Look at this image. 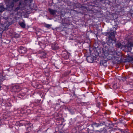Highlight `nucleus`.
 Segmentation results:
<instances>
[{"label": "nucleus", "instance_id": "f257e3e1", "mask_svg": "<svg viewBox=\"0 0 133 133\" xmlns=\"http://www.w3.org/2000/svg\"><path fill=\"white\" fill-rule=\"evenodd\" d=\"M109 53L110 56H109V58L112 59L115 58L117 60V61L119 62L122 61L121 54L120 53H117L114 50H109Z\"/></svg>", "mask_w": 133, "mask_h": 133}, {"label": "nucleus", "instance_id": "f03ea898", "mask_svg": "<svg viewBox=\"0 0 133 133\" xmlns=\"http://www.w3.org/2000/svg\"><path fill=\"white\" fill-rule=\"evenodd\" d=\"M115 46L117 48L121 49L124 48L127 49L128 51H129L131 50L132 47H133V43L128 42L126 45H124L118 42L116 44Z\"/></svg>", "mask_w": 133, "mask_h": 133}, {"label": "nucleus", "instance_id": "7ed1b4c3", "mask_svg": "<svg viewBox=\"0 0 133 133\" xmlns=\"http://www.w3.org/2000/svg\"><path fill=\"white\" fill-rule=\"evenodd\" d=\"M21 90V88L18 85H16L13 86L12 88V92H17Z\"/></svg>", "mask_w": 133, "mask_h": 133}, {"label": "nucleus", "instance_id": "20e7f679", "mask_svg": "<svg viewBox=\"0 0 133 133\" xmlns=\"http://www.w3.org/2000/svg\"><path fill=\"white\" fill-rule=\"evenodd\" d=\"M18 52L20 54H24L27 51L26 48L22 46H20L18 50Z\"/></svg>", "mask_w": 133, "mask_h": 133}, {"label": "nucleus", "instance_id": "39448f33", "mask_svg": "<svg viewBox=\"0 0 133 133\" xmlns=\"http://www.w3.org/2000/svg\"><path fill=\"white\" fill-rule=\"evenodd\" d=\"M116 32L115 31H113L111 32H108L106 33V35L109 37L114 38H115V34Z\"/></svg>", "mask_w": 133, "mask_h": 133}, {"label": "nucleus", "instance_id": "423d86ee", "mask_svg": "<svg viewBox=\"0 0 133 133\" xmlns=\"http://www.w3.org/2000/svg\"><path fill=\"white\" fill-rule=\"evenodd\" d=\"M116 39L115 38H113L108 37V40L107 43L110 44L115 43L116 42Z\"/></svg>", "mask_w": 133, "mask_h": 133}, {"label": "nucleus", "instance_id": "0eeeda50", "mask_svg": "<svg viewBox=\"0 0 133 133\" xmlns=\"http://www.w3.org/2000/svg\"><path fill=\"white\" fill-rule=\"evenodd\" d=\"M38 54L39 55L41 58L42 59L46 57V53L44 51H40L39 52Z\"/></svg>", "mask_w": 133, "mask_h": 133}, {"label": "nucleus", "instance_id": "6e6552de", "mask_svg": "<svg viewBox=\"0 0 133 133\" xmlns=\"http://www.w3.org/2000/svg\"><path fill=\"white\" fill-rule=\"evenodd\" d=\"M87 60L88 62L90 63H92L94 60L90 56L88 57H87Z\"/></svg>", "mask_w": 133, "mask_h": 133}, {"label": "nucleus", "instance_id": "1a4fd4ad", "mask_svg": "<svg viewBox=\"0 0 133 133\" xmlns=\"http://www.w3.org/2000/svg\"><path fill=\"white\" fill-rule=\"evenodd\" d=\"M5 10V8L3 5L2 4L0 5V15Z\"/></svg>", "mask_w": 133, "mask_h": 133}, {"label": "nucleus", "instance_id": "9d476101", "mask_svg": "<svg viewBox=\"0 0 133 133\" xmlns=\"http://www.w3.org/2000/svg\"><path fill=\"white\" fill-rule=\"evenodd\" d=\"M59 46L57 44H52V48L53 49L56 50L58 49Z\"/></svg>", "mask_w": 133, "mask_h": 133}, {"label": "nucleus", "instance_id": "9b49d317", "mask_svg": "<svg viewBox=\"0 0 133 133\" xmlns=\"http://www.w3.org/2000/svg\"><path fill=\"white\" fill-rule=\"evenodd\" d=\"M50 13L51 14L54 15L56 14L57 11L55 10L49 9L48 10Z\"/></svg>", "mask_w": 133, "mask_h": 133}, {"label": "nucleus", "instance_id": "f8f14e48", "mask_svg": "<svg viewBox=\"0 0 133 133\" xmlns=\"http://www.w3.org/2000/svg\"><path fill=\"white\" fill-rule=\"evenodd\" d=\"M101 124L97 123H94L92 124V126L93 127L94 129L96 127H98Z\"/></svg>", "mask_w": 133, "mask_h": 133}, {"label": "nucleus", "instance_id": "ddd939ff", "mask_svg": "<svg viewBox=\"0 0 133 133\" xmlns=\"http://www.w3.org/2000/svg\"><path fill=\"white\" fill-rule=\"evenodd\" d=\"M103 53L105 56L106 57H109V56H110L109 53V51H104Z\"/></svg>", "mask_w": 133, "mask_h": 133}, {"label": "nucleus", "instance_id": "4468645a", "mask_svg": "<svg viewBox=\"0 0 133 133\" xmlns=\"http://www.w3.org/2000/svg\"><path fill=\"white\" fill-rule=\"evenodd\" d=\"M19 25L23 28H25L26 25L24 22H22L19 23Z\"/></svg>", "mask_w": 133, "mask_h": 133}, {"label": "nucleus", "instance_id": "2eb2a0df", "mask_svg": "<svg viewBox=\"0 0 133 133\" xmlns=\"http://www.w3.org/2000/svg\"><path fill=\"white\" fill-rule=\"evenodd\" d=\"M25 95V94L24 93H22L19 94L18 95V97L21 98H22Z\"/></svg>", "mask_w": 133, "mask_h": 133}, {"label": "nucleus", "instance_id": "dca6fc26", "mask_svg": "<svg viewBox=\"0 0 133 133\" xmlns=\"http://www.w3.org/2000/svg\"><path fill=\"white\" fill-rule=\"evenodd\" d=\"M100 65H103L104 66H105L106 65V63L105 61H102L100 62Z\"/></svg>", "mask_w": 133, "mask_h": 133}, {"label": "nucleus", "instance_id": "f3484780", "mask_svg": "<svg viewBox=\"0 0 133 133\" xmlns=\"http://www.w3.org/2000/svg\"><path fill=\"white\" fill-rule=\"evenodd\" d=\"M112 87L114 89H115L118 88V86H117V84L116 83L113 84Z\"/></svg>", "mask_w": 133, "mask_h": 133}, {"label": "nucleus", "instance_id": "a211bd4d", "mask_svg": "<svg viewBox=\"0 0 133 133\" xmlns=\"http://www.w3.org/2000/svg\"><path fill=\"white\" fill-rule=\"evenodd\" d=\"M6 5V8H8V0H6L5 2Z\"/></svg>", "mask_w": 133, "mask_h": 133}, {"label": "nucleus", "instance_id": "6ab92c4d", "mask_svg": "<svg viewBox=\"0 0 133 133\" xmlns=\"http://www.w3.org/2000/svg\"><path fill=\"white\" fill-rule=\"evenodd\" d=\"M51 26V25H50L49 24H46L45 25V27L48 28H50Z\"/></svg>", "mask_w": 133, "mask_h": 133}, {"label": "nucleus", "instance_id": "aec40b11", "mask_svg": "<svg viewBox=\"0 0 133 133\" xmlns=\"http://www.w3.org/2000/svg\"><path fill=\"white\" fill-rule=\"evenodd\" d=\"M103 129H101V130H97L96 131V132H98L99 133H100L102 132V131H103Z\"/></svg>", "mask_w": 133, "mask_h": 133}, {"label": "nucleus", "instance_id": "412c9836", "mask_svg": "<svg viewBox=\"0 0 133 133\" xmlns=\"http://www.w3.org/2000/svg\"><path fill=\"white\" fill-rule=\"evenodd\" d=\"M126 77H124L122 78V80L123 81H126Z\"/></svg>", "mask_w": 133, "mask_h": 133}, {"label": "nucleus", "instance_id": "4be33fe9", "mask_svg": "<svg viewBox=\"0 0 133 133\" xmlns=\"http://www.w3.org/2000/svg\"><path fill=\"white\" fill-rule=\"evenodd\" d=\"M98 106L99 105H100V103L99 102L98 103Z\"/></svg>", "mask_w": 133, "mask_h": 133}, {"label": "nucleus", "instance_id": "5701e85b", "mask_svg": "<svg viewBox=\"0 0 133 133\" xmlns=\"http://www.w3.org/2000/svg\"><path fill=\"white\" fill-rule=\"evenodd\" d=\"M19 37V35H17V36H15V37Z\"/></svg>", "mask_w": 133, "mask_h": 133}, {"label": "nucleus", "instance_id": "b1692460", "mask_svg": "<svg viewBox=\"0 0 133 133\" xmlns=\"http://www.w3.org/2000/svg\"><path fill=\"white\" fill-rule=\"evenodd\" d=\"M126 77V79H127V78H128V77H127H127Z\"/></svg>", "mask_w": 133, "mask_h": 133}, {"label": "nucleus", "instance_id": "393cba45", "mask_svg": "<svg viewBox=\"0 0 133 133\" xmlns=\"http://www.w3.org/2000/svg\"><path fill=\"white\" fill-rule=\"evenodd\" d=\"M6 27H7V28H8V26L7 25L6 26Z\"/></svg>", "mask_w": 133, "mask_h": 133}, {"label": "nucleus", "instance_id": "a878e982", "mask_svg": "<svg viewBox=\"0 0 133 133\" xmlns=\"http://www.w3.org/2000/svg\"><path fill=\"white\" fill-rule=\"evenodd\" d=\"M19 1V0H16V2H17V1Z\"/></svg>", "mask_w": 133, "mask_h": 133}, {"label": "nucleus", "instance_id": "bb28decb", "mask_svg": "<svg viewBox=\"0 0 133 133\" xmlns=\"http://www.w3.org/2000/svg\"><path fill=\"white\" fill-rule=\"evenodd\" d=\"M7 76L6 75H5V76Z\"/></svg>", "mask_w": 133, "mask_h": 133}, {"label": "nucleus", "instance_id": "cd10ccee", "mask_svg": "<svg viewBox=\"0 0 133 133\" xmlns=\"http://www.w3.org/2000/svg\"><path fill=\"white\" fill-rule=\"evenodd\" d=\"M18 9V8H17V9Z\"/></svg>", "mask_w": 133, "mask_h": 133}]
</instances>
